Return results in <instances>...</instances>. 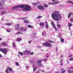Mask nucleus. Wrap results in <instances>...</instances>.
<instances>
[{"label":"nucleus","instance_id":"nucleus-1","mask_svg":"<svg viewBox=\"0 0 73 73\" xmlns=\"http://www.w3.org/2000/svg\"><path fill=\"white\" fill-rule=\"evenodd\" d=\"M51 17L54 21H59L61 19V15L59 13V11H55L52 14Z\"/></svg>","mask_w":73,"mask_h":73},{"label":"nucleus","instance_id":"nucleus-2","mask_svg":"<svg viewBox=\"0 0 73 73\" xmlns=\"http://www.w3.org/2000/svg\"><path fill=\"white\" fill-rule=\"evenodd\" d=\"M20 7L23 8L22 9V10L24 11H31V7L27 5H17L13 7L12 8V9H16L17 8H20Z\"/></svg>","mask_w":73,"mask_h":73},{"label":"nucleus","instance_id":"nucleus-3","mask_svg":"<svg viewBox=\"0 0 73 73\" xmlns=\"http://www.w3.org/2000/svg\"><path fill=\"white\" fill-rule=\"evenodd\" d=\"M53 41L52 40H49L48 42L44 43L42 44L43 46H47V47H52V45L49 43H52Z\"/></svg>","mask_w":73,"mask_h":73},{"label":"nucleus","instance_id":"nucleus-4","mask_svg":"<svg viewBox=\"0 0 73 73\" xmlns=\"http://www.w3.org/2000/svg\"><path fill=\"white\" fill-rule=\"evenodd\" d=\"M0 51L4 53L5 54H6V53L8 52V49L7 48H1L0 49Z\"/></svg>","mask_w":73,"mask_h":73},{"label":"nucleus","instance_id":"nucleus-5","mask_svg":"<svg viewBox=\"0 0 73 73\" xmlns=\"http://www.w3.org/2000/svg\"><path fill=\"white\" fill-rule=\"evenodd\" d=\"M51 25H52L54 29L55 30V31H58V29H57V28H56V26H55V25H54V23H53V22L51 21Z\"/></svg>","mask_w":73,"mask_h":73},{"label":"nucleus","instance_id":"nucleus-6","mask_svg":"<svg viewBox=\"0 0 73 73\" xmlns=\"http://www.w3.org/2000/svg\"><path fill=\"white\" fill-rule=\"evenodd\" d=\"M37 8L40 9H41V10H44L45 9V8L44 7H43L42 5H39V6H37Z\"/></svg>","mask_w":73,"mask_h":73},{"label":"nucleus","instance_id":"nucleus-7","mask_svg":"<svg viewBox=\"0 0 73 73\" xmlns=\"http://www.w3.org/2000/svg\"><path fill=\"white\" fill-rule=\"evenodd\" d=\"M20 31H27V29L21 27L20 29Z\"/></svg>","mask_w":73,"mask_h":73},{"label":"nucleus","instance_id":"nucleus-8","mask_svg":"<svg viewBox=\"0 0 73 73\" xmlns=\"http://www.w3.org/2000/svg\"><path fill=\"white\" fill-rule=\"evenodd\" d=\"M23 53H25V54H30V51H28V50H26L24 51Z\"/></svg>","mask_w":73,"mask_h":73},{"label":"nucleus","instance_id":"nucleus-9","mask_svg":"<svg viewBox=\"0 0 73 73\" xmlns=\"http://www.w3.org/2000/svg\"><path fill=\"white\" fill-rule=\"evenodd\" d=\"M7 69H8L10 72H13V71L12 70V69L11 67H8L7 68Z\"/></svg>","mask_w":73,"mask_h":73},{"label":"nucleus","instance_id":"nucleus-10","mask_svg":"<svg viewBox=\"0 0 73 73\" xmlns=\"http://www.w3.org/2000/svg\"><path fill=\"white\" fill-rule=\"evenodd\" d=\"M45 28L46 29H47V28H48V27H49V26H48V22H45Z\"/></svg>","mask_w":73,"mask_h":73},{"label":"nucleus","instance_id":"nucleus-11","mask_svg":"<svg viewBox=\"0 0 73 73\" xmlns=\"http://www.w3.org/2000/svg\"><path fill=\"white\" fill-rule=\"evenodd\" d=\"M39 25L41 27H42L44 26V23L43 22H41L39 23Z\"/></svg>","mask_w":73,"mask_h":73},{"label":"nucleus","instance_id":"nucleus-12","mask_svg":"<svg viewBox=\"0 0 73 73\" xmlns=\"http://www.w3.org/2000/svg\"><path fill=\"white\" fill-rule=\"evenodd\" d=\"M72 15H73V13L70 12L68 15V18H69L70 17V16Z\"/></svg>","mask_w":73,"mask_h":73},{"label":"nucleus","instance_id":"nucleus-13","mask_svg":"<svg viewBox=\"0 0 73 73\" xmlns=\"http://www.w3.org/2000/svg\"><path fill=\"white\" fill-rule=\"evenodd\" d=\"M53 5L54 4H58V2L57 1H55L53 2H52Z\"/></svg>","mask_w":73,"mask_h":73},{"label":"nucleus","instance_id":"nucleus-14","mask_svg":"<svg viewBox=\"0 0 73 73\" xmlns=\"http://www.w3.org/2000/svg\"><path fill=\"white\" fill-rule=\"evenodd\" d=\"M42 61V60H37L36 61V62L37 63H38V64H40V63H41V62Z\"/></svg>","mask_w":73,"mask_h":73},{"label":"nucleus","instance_id":"nucleus-15","mask_svg":"<svg viewBox=\"0 0 73 73\" xmlns=\"http://www.w3.org/2000/svg\"><path fill=\"white\" fill-rule=\"evenodd\" d=\"M67 3H71V4H72V5H73V2L72 1H66Z\"/></svg>","mask_w":73,"mask_h":73},{"label":"nucleus","instance_id":"nucleus-16","mask_svg":"<svg viewBox=\"0 0 73 73\" xmlns=\"http://www.w3.org/2000/svg\"><path fill=\"white\" fill-rule=\"evenodd\" d=\"M38 4V2H36V3H33V6H36Z\"/></svg>","mask_w":73,"mask_h":73},{"label":"nucleus","instance_id":"nucleus-17","mask_svg":"<svg viewBox=\"0 0 73 73\" xmlns=\"http://www.w3.org/2000/svg\"><path fill=\"white\" fill-rule=\"evenodd\" d=\"M68 73H73V70H68Z\"/></svg>","mask_w":73,"mask_h":73},{"label":"nucleus","instance_id":"nucleus-18","mask_svg":"<svg viewBox=\"0 0 73 73\" xmlns=\"http://www.w3.org/2000/svg\"><path fill=\"white\" fill-rule=\"evenodd\" d=\"M42 17V16H39L38 17H37V19H41Z\"/></svg>","mask_w":73,"mask_h":73},{"label":"nucleus","instance_id":"nucleus-19","mask_svg":"<svg viewBox=\"0 0 73 73\" xmlns=\"http://www.w3.org/2000/svg\"><path fill=\"white\" fill-rule=\"evenodd\" d=\"M18 54H19L20 56H23V53L21 52H19Z\"/></svg>","mask_w":73,"mask_h":73},{"label":"nucleus","instance_id":"nucleus-20","mask_svg":"<svg viewBox=\"0 0 73 73\" xmlns=\"http://www.w3.org/2000/svg\"><path fill=\"white\" fill-rule=\"evenodd\" d=\"M19 24H18L17 25L15 26V28H17L16 29L17 30L19 28Z\"/></svg>","mask_w":73,"mask_h":73},{"label":"nucleus","instance_id":"nucleus-21","mask_svg":"<svg viewBox=\"0 0 73 73\" xmlns=\"http://www.w3.org/2000/svg\"><path fill=\"white\" fill-rule=\"evenodd\" d=\"M2 45H4V46L6 45H7V43H6L5 42H3L2 43Z\"/></svg>","mask_w":73,"mask_h":73},{"label":"nucleus","instance_id":"nucleus-22","mask_svg":"<svg viewBox=\"0 0 73 73\" xmlns=\"http://www.w3.org/2000/svg\"><path fill=\"white\" fill-rule=\"evenodd\" d=\"M57 37L59 38H61V34H59V35L57 36Z\"/></svg>","mask_w":73,"mask_h":73},{"label":"nucleus","instance_id":"nucleus-23","mask_svg":"<svg viewBox=\"0 0 73 73\" xmlns=\"http://www.w3.org/2000/svg\"><path fill=\"white\" fill-rule=\"evenodd\" d=\"M60 41L61 42H64V40L63 38H61L60 39Z\"/></svg>","mask_w":73,"mask_h":73},{"label":"nucleus","instance_id":"nucleus-24","mask_svg":"<svg viewBox=\"0 0 73 73\" xmlns=\"http://www.w3.org/2000/svg\"><path fill=\"white\" fill-rule=\"evenodd\" d=\"M72 25V23H68V27H71Z\"/></svg>","mask_w":73,"mask_h":73},{"label":"nucleus","instance_id":"nucleus-25","mask_svg":"<svg viewBox=\"0 0 73 73\" xmlns=\"http://www.w3.org/2000/svg\"><path fill=\"white\" fill-rule=\"evenodd\" d=\"M13 47H16V45H15V43L13 42Z\"/></svg>","mask_w":73,"mask_h":73},{"label":"nucleus","instance_id":"nucleus-26","mask_svg":"<svg viewBox=\"0 0 73 73\" xmlns=\"http://www.w3.org/2000/svg\"><path fill=\"white\" fill-rule=\"evenodd\" d=\"M26 19H27V18H19V20H21V19H23V20H25Z\"/></svg>","mask_w":73,"mask_h":73},{"label":"nucleus","instance_id":"nucleus-27","mask_svg":"<svg viewBox=\"0 0 73 73\" xmlns=\"http://www.w3.org/2000/svg\"><path fill=\"white\" fill-rule=\"evenodd\" d=\"M4 4V2L3 3H0V7H2L3 6Z\"/></svg>","mask_w":73,"mask_h":73},{"label":"nucleus","instance_id":"nucleus-28","mask_svg":"<svg viewBox=\"0 0 73 73\" xmlns=\"http://www.w3.org/2000/svg\"><path fill=\"white\" fill-rule=\"evenodd\" d=\"M48 5H53V2H48Z\"/></svg>","mask_w":73,"mask_h":73},{"label":"nucleus","instance_id":"nucleus-29","mask_svg":"<svg viewBox=\"0 0 73 73\" xmlns=\"http://www.w3.org/2000/svg\"><path fill=\"white\" fill-rule=\"evenodd\" d=\"M38 66L39 67H41V66H42V65L41 64H38Z\"/></svg>","mask_w":73,"mask_h":73},{"label":"nucleus","instance_id":"nucleus-30","mask_svg":"<svg viewBox=\"0 0 73 73\" xmlns=\"http://www.w3.org/2000/svg\"><path fill=\"white\" fill-rule=\"evenodd\" d=\"M29 28H33V26H31V25H29L28 26Z\"/></svg>","mask_w":73,"mask_h":73},{"label":"nucleus","instance_id":"nucleus-31","mask_svg":"<svg viewBox=\"0 0 73 73\" xmlns=\"http://www.w3.org/2000/svg\"><path fill=\"white\" fill-rule=\"evenodd\" d=\"M17 41H21V38H18L17 40Z\"/></svg>","mask_w":73,"mask_h":73},{"label":"nucleus","instance_id":"nucleus-32","mask_svg":"<svg viewBox=\"0 0 73 73\" xmlns=\"http://www.w3.org/2000/svg\"><path fill=\"white\" fill-rule=\"evenodd\" d=\"M5 72H6V73H9L8 72V68L6 70Z\"/></svg>","mask_w":73,"mask_h":73},{"label":"nucleus","instance_id":"nucleus-33","mask_svg":"<svg viewBox=\"0 0 73 73\" xmlns=\"http://www.w3.org/2000/svg\"><path fill=\"white\" fill-rule=\"evenodd\" d=\"M7 25L10 26L11 25V24L10 23H8L6 24Z\"/></svg>","mask_w":73,"mask_h":73},{"label":"nucleus","instance_id":"nucleus-34","mask_svg":"<svg viewBox=\"0 0 73 73\" xmlns=\"http://www.w3.org/2000/svg\"><path fill=\"white\" fill-rule=\"evenodd\" d=\"M24 22H25V23H29V21H28L27 20H26Z\"/></svg>","mask_w":73,"mask_h":73},{"label":"nucleus","instance_id":"nucleus-35","mask_svg":"<svg viewBox=\"0 0 73 73\" xmlns=\"http://www.w3.org/2000/svg\"><path fill=\"white\" fill-rule=\"evenodd\" d=\"M44 7H46V8H47V7H48V5H46L45 4H44Z\"/></svg>","mask_w":73,"mask_h":73},{"label":"nucleus","instance_id":"nucleus-36","mask_svg":"<svg viewBox=\"0 0 73 73\" xmlns=\"http://www.w3.org/2000/svg\"><path fill=\"white\" fill-rule=\"evenodd\" d=\"M15 64L17 66H19V63L17 62H15Z\"/></svg>","mask_w":73,"mask_h":73},{"label":"nucleus","instance_id":"nucleus-37","mask_svg":"<svg viewBox=\"0 0 73 73\" xmlns=\"http://www.w3.org/2000/svg\"><path fill=\"white\" fill-rule=\"evenodd\" d=\"M57 27L58 28H59V27H61V25L57 24Z\"/></svg>","mask_w":73,"mask_h":73},{"label":"nucleus","instance_id":"nucleus-38","mask_svg":"<svg viewBox=\"0 0 73 73\" xmlns=\"http://www.w3.org/2000/svg\"><path fill=\"white\" fill-rule=\"evenodd\" d=\"M69 60L70 61H73V58H70Z\"/></svg>","mask_w":73,"mask_h":73},{"label":"nucleus","instance_id":"nucleus-39","mask_svg":"<svg viewBox=\"0 0 73 73\" xmlns=\"http://www.w3.org/2000/svg\"><path fill=\"white\" fill-rule=\"evenodd\" d=\"M36 67H35L33 69V72H35L36 71Z\"/></svg>","mask_w":73,"mask_h":73},{"label":"nucleus","instance_id":"nucleus-40","mask_svg":"<svg viewBox=\"0 0 73 73\" xmlns=\"http://www.w3.org/2000/svg\"><path fill=\"white\" fill-rule=\"evenodd\" d=\"M21 32H18V33H17V35H19V34H21Z\"/></svg>","mask_w":73,"mask_h":73},{"label":"nucleus","instance_id":"nucleus-41","mask_svg":"<svg viewBox=\"0 0 73 73\" xmlns=\"http://www.w3.org/2000/svg\"><path fill=\"white\" fill-rule=\"evenodd\" d=\"M47 59H45L44 60H42V61H47Z\"/></svg>","mask_w":73,"mask_h":73},{"label":"nucleus","instance_id":"nucleus-42","mask_svg":"<svg viewBox=\"0 0 73 73\" xmlns=\"http://www.w3.org/2000/svg\"><path fill=\"white\" fill-rule=\"evenodd\" d=\"M1 13L2 15H4V13H5L4 12H1Z\"/></svg>","mask_w":73,"mask_h":73},{"label":"nucleus","instance_id":"nucleus-43","mask_svg":"<svg viewBox=\"0 0 73 73\" xmlns=\"http://www.w3.org/2000/svg\"><path fill=\"white\" fill-rule=\"evenodd\" d=\"M70 21H71V22H73V18H71L70 19Z\"/></svg>","mask_w":73,"mask_h":73},{"label":"nucleus","instance_id":"nucleus-44","mask_svg":"<svg viewBox=\"0 0 73 73\" xmlns=\"http://www.w3.org/2000/svg\"><path fill=\"white\" fill-rule=\"evenodd\" d=\"M26 69H28L29 68V66H26Z\"/></svg>","mask_w":73,"mask_h":73},{"label":"nucleus","instance_id":"nucleus-45","mask_svg":"<svg viewBox=\"0 0 73 73\" xmlns=\"http://www.w3.org/2000/svg\"><path fill=\"white\" fill-rule=\"evenodd\" d=\"M63 61V60L61 59V60H60V63H62V62Z\"/></svg>","mask_w":73,"mask_h":73},{"label":"nucleus","instance_id":"nucleus-46","mask_svg":"<svg viewBox=\"0 0 73 73\" xmlns=\"http://www.w3.org/2000/svg\"><path fill=\"white\" fill-rule=\"evenodd\" d=\"M6 31L7 32H10V30H9L8 29L6 30Z\"/></svg>","mask_w":73,"mask_h":73},{"label":"nucleus","instance_id":"nucleus-47","mask_svg":"<svg viewBox=\"0 0 73 73\" xmlns=\"http://www.w3.org/2000/svg\"><path fill=\"white\" fill-rule=\"evenodd\" d=\"M73 56V55H70L68 56V57H71Z\"/></svg>","mask_w":73,"mask_h":73},{"label":"nucleus","instance_id":"nucleus-48","mask_svg":"<svg viewBox=\"0 0 73 73\" xmlns=\"http://www.w3.org/2000/svg\"><path fill=\"white\" fill-rule=\"evenodd\" d=\"M4 8H4V7H1V8H0V9H4Z\"/></svg>","mask_w":73,"mask_h":73},{"label":"nucleus","instance_id":"nucleus-49","mask_svg":"<svg viewBox=\"0 0 73 73\" xmlns=\"http://www.w3.org/2000/svg\"><path fill=\"white\" fill-rule=\"evenodd\" d=\"M70 68V69H73V66H71Z\"/></svg>","mask_w":73,"mask_h":73},{"label":"nucleus","instance_id":"nucleus-50","mask_svg":"<svg viewBox=\"0 0 73 73\" xmlns=\"http://www.w3.org/2000/svg\"><path fill=\"white\" fill-rule=\"evenodd\" d=\"M65 70H64V71H62L61 73H65Z\"/></svg>","mask_w":73,"mask_h":73},{"label":"nucleus","instance_id":"nucleus-51","mask_svg":"<svg viewBox=\"0 0 73 73\" xmlns=\"http://www.w3.org/2000/svg\"><path fill=\"white\" fill-rule=\"evenodd\" d=\"M31 42H32L31 41H29V44H30V43H31Z\"/></svg>","mask_w":73,"mask_h":73},{"label":"nucleus","instance_id":"nucleus-52","mask_svg":"<svg viewBox=\"0 0 73 73\" xmlns=\"http://www.w3.org/2000/svg\"><path fill=\"white\" fill-rule=\"evenodd\" d=\"M33 53L32 52V53H31V55H33Z\"/></svg>","mask_w":73,"mask_h":73},{"label":"nucleus","instance_id":"nucleus-53","mask_svg":"<svg viewBox=\"0 0 73 73\" xmlns=\"http://www.w3.org/2000/svg\"><path fill=\"white\" fill-rule=\"evenodd\" d=\"M62 57H63V55H61L60 56V57H61V58H62Z\"/></svg>","mask_w":73,"mask_h":73},{"label":"nucleus","instance_id":"nucleus-54","mask_svg":"<svg viewBox=\"0 0 73 73\" xmlns=\"http://www.w3.org/2000/svg\"><path fill=\"white\" fill-rule=\"evenodd\" d=\"M44 33H42V36H44Z\"/></svg>","mask_w":73,"mask_h":73},{"label":"nucleus","instance_id":"nucleus-55","mask_svg":"<svg viewBox=\"0 0 73 73\" xmlns=\"http://www.w3.org/2000/svg\"><path fill=\"white\" fill-rule=\"evenodd\" d=\"M2 57V56L0 54V57Z\"/></svg>","mask_w":73,"mask_h":73},{"label":"nucleus","instance_id":"nucleus-56","mask_svg":"<svg viewBox=\"0 0 73 73\" xmlns=\"http://www.w3.org/2000/svg\"><path fill=\"white\" fill-rule=\"evenodd\" d=\"M64 70V69L63 68L60 69V70Z\"/></svg>","mask_w":73,"mask_h":73},{"label":"nucleus","instance_id":"nucleus-57","mask_svg":"<svg viewBox=\"0 0 73 73\" xmlns=\"http://www.w3.org/2000/svg\"><path fill=\"white\" fill-rule=\"evenodd\" d=\"M56 51H57V48L56 47Z\"/></svg>","mask_w":73,"mask_h":73},{"label":"nucleus","instance_id":"nucleus-58","mask_svg":"<svg viewBox=\"0 0 73 73\" xmlns=\"http://www.w3.org/2000/svg\"><path fill=\"white\" fill-rule=\"evenodd\" d=\"M0 40H2V38H0Z\"/></svg>","mask_w":73,"mask_h":73},{"label":"nucleus","instance_id":"nucleus-59","mask_svg":"<svg viewBox=\"0 0 73 73\" xmlns=\"http://www.w3.org/2000/svg\"><path fill=\"white\" fill-rule=\"evenodd\" d=\"M63 65V63H61V65Z\"/></svg>","mask_w":73,"mask_h":73},{"label":"nucleus","instance_id":"nucleus-60","mask_svg":"<svg viewBox=\"0 0 73 73\" xmlns=\"http://www.w3.org/2000/svg\"><path fill=\"white\" fill-rule=\"evenodd\" d=\"M35 67V66H34V64L33 65V68H34V67Z\"/></svg>","mask_w":73,"mask_h":73},{"label":"nucleus","instance_id":"nucleus-61","mask_svg":"<svg viewBox=\"0 0 73 73\" xmlns=\"http://www.w3.org/2000/svg\"><path fill=\"white\" fill-rule=\"evenodd\" d=\"M42 72H44V70H42Z\"/></svg>","mask_w":73,"mask_h":73},{"label":"nucleus","instance_id":"nucleus-62","mask_svg":"<svg viewBox=\"0 0 73 73\" xmlns=\"http://www.w3.org/2000/svg\"><path fill=\"white\" fill-rule=\"evenodd\" d=\"M36 73H40V72H37Z\"/></svg>","mask_w":73,"mask_h":73},{"label":"nucleus","instance_id":"nucleus-63","mask_svg":"<svg viewBox=\"0 0 73 73\" xmlns=\"http://www.w3.org/2000/svg\"><path fill=\"white\" fill-rule=\"evenodd\" d=\"M71 36H72V34L71 33Z\"/></svg>","mask_w":73,"mask_h":73},{"label":"nucleus","instance_id":"nucleus-64","mask_svg":"<svg viewBox=\"0 0 73 73\" xmlns=\"http://www.w3.org/2000/svg\"><path fill=\"white\" fill-rule=\"evenodd\" d=\"M52 1H55V0H52Z\"/></svg>","mask_w":73,"mask_h":73}]
</instances>
